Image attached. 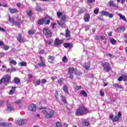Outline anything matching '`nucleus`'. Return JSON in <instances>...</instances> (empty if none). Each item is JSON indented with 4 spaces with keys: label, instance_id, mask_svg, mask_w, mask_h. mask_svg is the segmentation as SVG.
<instances>
[{
    "label": "nucleus",
    "instance_id": "obj_1",
    "mask_svg": "<svg viewBox=\"0 0 127 127\" xmlns=\"http://www.w3.org/2000/svg\"><path fill=\"white\" fill-rule=\"evenodd\" d=\"M47 109L46 107H41L40 108V110H43L42 113L45 115V118L52 119L55 116V111L53 110L49 109V111L46 110Z\"/></svg>",
    "mask_w": 127,
    "mask_h": 127
},
{
    "label": "nucleus",
    "instance_id": "obj_2",
    "mask_svg": "<svg viewBox=\"0 0 127 127\" xmlns=\"http://www.w3.org/2000/svg\"><path fill=\"white\" fill-rule=\"evenodd\" d=\"M89 113V109L86 108L84 105H80L76 110L75 114L77 117H81L84 115H87Z\"/></svg>",
    "mask_w": 127,
    "mask_h": 127
},
{
    "label": "nucleus",
    "instance_id": "obj_3",
    "mask_svg": "<svg viewBox=\"0 0 127 127\" xmlns=\"http://www.w3.org/2000/svg\"><path fill=\"white\" fill-rule=\"evenodd\" d=\"M51 20H53V18L51 16H48L47 17H45L39 19L37 21V24L38 25H49L50 24V22Z\"/></svg>",
    "mask_w": 127,
    "mask_h": 127
},
{
    "label": "nucleus",
    "instance_id": "obj_4",
    "mask_svg": "<svg viewBox=\"0 0 127 127\" xmlns=\"http://www.w3.org/2000/svg\"><path fill=\"white\" fill-rule=\"evenodd\" d=\"M11 77L10 75L7 74L5 75V76H3L1 79L0 80V85H1L2 83L4 84V85H7L11 82Z\"/></svg>",
    "mask_w": 127,
    "mask_h": 127
},
{
    "label": "nucleus",
    "instance_id": "obj_5",
    "mask_svg": "<svg viewBox=\"0 0 127 127\" xmlns=\"http://www.w3.org/2000/svg\"><path fill=\"white\" fill-rule=\"evenodd\" d=\"M100 64L106 73H109L110 71H112V66L110 63L106 62H101Z\"/></svg>",
    "mask_w": 127,
    "mask_h": 127
},
{
    "label": "nucleus",
    "instance_id": "obj_6",
    "mask_svg": "<svg viewBox=\"0 0 127 127\" xmlns=\"http://www.w3.org/2000/svg\"><path fill=\"white\" fill-rule=\"evenodd\" d=\"M77 69H75L73 67H69L68 68L67 74L68 75H69V79H71V80L74 79V72Z\"/></svg>",
    "mask_w": 127,
    "mask_h": 127
},
{
    "label": "nucleus",
    "instance_id": "obj_7",
    "mask_svg": "<svg viewBox=\"0 0 127 127\" xmlns=\"http://www.w3.org/2000/svg\"><path fill=\"white\" fill-rule=\"evenodd\" d=\"M43 32L47 37H51V35H52V33L51 32V31L49 30L48 27L44 28L43 29Z\"/></svg>",
    "mask_w": 127,
    "mask_h": 127
},
{
    "label": "nucleus",
    "instance_id": "obj_8",
    "mask_svg": "<svg viewBox=\"0 0 127 127\" xmlns=\"http://www.w3.org/2000/svg\"><path fill=\"white\" fill-rule=\"evenodd\" d=\"M60 18L61 19L60 21H58L57 23L59 25H60V26H62L66 23V15H63L62 17H61Z\"/></svg>",
    "mask_w": 127,
    "mask_h": 127
},
{
    "label": "nucleus",
    "instance_id": "obj_9",
    "mask_svg": "<svg viewBox=\"0 0 127 127\" xmlns=\"http://www.w3.org/2000/svg\"><path fill=\"white\" fill-rule=\"evenodd\" d=\"M64 40V39L60 40L59 39V38H56L54 43V46H55L56 47H58V46H60L61 44H63Z\"/></svg>",
    "mask_w": 127,
    "mask_h": 127
},
{
    "label": "nucleus",
    "instance_id": "obj_10",
    "mask_svg": "<svg viewBox=\"0 0 127 127\" xmlns=\"http://www.w3.org/2000/svg\"><path fill=\"white\" fill-rule=\"evenodd\" d=\"M16 38L17 42L20 43H24L25 42V38L22 37V35L20 33L18 34Z\"/></svg>",
    "mask_w": 127,
    "mask_h": 127
},
{
    "label": "nucleus",
    "instance_id": "obj_11",
    "mask_svg": "<svg viewBox=\"0 0 127 127\" xmlns=\"http://www.w3.org/2000/svg\"><path fill=\"white\" fill-rule=\"evenodd\" d=\"M107 16V17L108 16L110 18L114 17V14L110 13V12L107 11L102 10L101 12V16Z\"/></svg>",
    "mask_w": 127,
    "mask_h": 127
},
{
    "label": "nucleus",
    "instance_id": "obj_12",
    "mask_svg": "<svg viewBox=\"0 0 127 127\" xmlns=\"http://www.w3.org/2000/svg\"><path fill=\"white\" fill-rule=\"evenodd\" d=\"M8 20L11 23H13V24H14L15 26H18V27L20 26V22H18L17 21H14V17L11 18L10 17V16H9Z\"/></svg>",
    "mask_w": 127,
    "mask_h": 127
},
{
    "label": "nucleus",
    "instance_id": "obj_13",
    "mask_svg": "<svg viewBox=\"0 0 127 127\" xmlns=\"http://www.w3.org/2000/svg\"><path fill=\"white\" fill-rule=\"evenodd\" d=\"M6 103L7 106V109H6L7 112H8V113H10L11 111H14V107H13V106H10V102H9V101L7 100L6 101Z\"/></svg>",
    "mask_w": 127,
    "mask_h": 127
},
{
    "label": "nucleus",
    "instance_id": "obj_14",
    "mask_svg": "<svg viewBox=\"0 0 127 127\" xmlns=\"http://www.w3.org/2000/svg\"><path fill=\"white\" fill-rule=\"evenodd\" d=\"M122 118V112L119 111L118 112V116H115L112 119L113 123H116V122H119L120 119Z\"/></svg>",
    "mask_w": 127,
    "mask_h": 127
},
{
    "label": "nucleus",
    "instance_id": "obj_15",
    "mask_svg": "<svg viewBox=\"0 0 127 127\" xmlns=\"http://www.w3.org/2000/svg\"><path fill=\"white\" fill-rule=\"evenodd\" d=\"M36 109H37V106L33 103L30 104L28 107V111L30 112H35Z\"/></svg>",
    "mask_w": 127,
    "mask_h": 127
},
{
    "label": "nucleus",
    "instance_id": "obj_16",
    "mask_svg": "<svg viewBox=\"0 0 127 127\" xmlns=\"http://www.w3.org/2000/svg\"><path fill=\"white\" fill-rule=\"evenodd\" d=\"M39 58H40L41 63H38V65L39 66V67H46V64L45 63V62H44V60H43V57H42L41 56H39Z\"/></svg>",
    "mask_w": 127,
    "mask_h": 127
},
{
    "label": "nucleus",
    "instance_id": "obj_17",
    "mask_svg": "<svg viewBox=\"0 0 127 127\" xmlns=\"http://www.w3.org/2000/svg\"><path fill=\"white\" fill-rule=\"evenodd\" d=\"M123 80L124 81V82H127V75L123 74L122 76L118 78V81H119V82H122V81Z\"/></svg>",
    "mask_w": 127,
    "mask_h": 127
},
{
    "label": "nucleus",
    "instance_id": "obj_18",
    "mask_svg": "<svg viewBox=\"0 0 127 127\" xmlns=\"http://www.w3.org/2000/svg\"><path fill=\"white\" fill-rule=\"evenodd\" d=\"M8 10L10 13H11L12 14L14 13H18V12H19V11H18V10L15 8H9Z\"/></svg>",
    "mask_w": 127,
    "mask_h": 127
},
{
    "label": "nucleus",
    "instance_id": "obj_19",
    "mask_svg": "<svg viewBox=\"0 0 127 127\" xmlns=\"http://www.w3.org/2000/svg\"><path fill=\"white\" fill-rule=\"evenodd\" d=\"M55 59V57L54 56H49L48 58L49 63L50 64H53V63H54Z\"/></svg>",
    "mask_w": 127,
    "mask_h": 127
},
{
    "label": "nucleus",
    "instance_id": "obj_20",
    "mask_svg": "<svg viewBox=\"0 0 127 127\" xmlns=\"http://www.w3.org/2000/svg\"><path fill=\"white\" fill-rule=\"evenodd\" d=\"M63 45L64 48H72L74 46L73 44L69 43H64Z\"/></svg>",
    "mask_w": 127,
    "mask_h": 127
},
{
    "label": "nucleus",
    "instance_id": "obj_21",
    "mask_svg": "<svg viewBox=\"0 0 127 127\" xmlns=\"http://www.w3.org/2000/svg\"><path fill=\"white\" fill-rule=\"evenodd\" d=\"M83 19L84 21H85V22H89V21H90V14L89 13L85 14Z\"/></svg>",
    "mask_w": 127,
    "mask_h": 127
},
{
    "label": "nucleus",
    "instance_id": "obj_22",
    "mask_svg": "<svg viewBox=\"0 0 127 127\" xmlns=\"http://www.w3.org/2000/svg\"><path fill=\"white\" fill-rule=\"evenodd\" d=\"M63 90L65 94H69V91L68 90V86L66 84H65L63 87Z\"/></svg>",
    "mask_w": 127,
    "mask_h": 127
},
{
    "label": "nucleus",
    "instance_id": "obj_23",
    "mask_svg": "<svg viewBox=\"0 0 127 127\" xmlns=\"http://www.w3.org/2000/svg\"><path fill=\"white\" fill-rule=\"evenodd\" d=\"M65 36L66 38H67V37H71V31H70L68 28H67L65 30Z\"/></svg>",
    "mask_w": 127,
    "mask_h": 127
},
{
    "label": "nucleus",
    "instance_id": "obj_24",
    "mask_svg": "<svg viewBox=\"0 0 127 127\" xmlns=\"http://www.w3.org/2000/svg\"><path fill=\"white\" fill-rule=\"evenodd\" d=\"M16 124L18 126H23L24 125V120L21 119L16 121Z\"/></svg>",
    "mask_w": 127,
    "mask_h": 127
},
{
    "label": "nucleus",
    "instance_id": "obj_25",
    "mask_svg": "<svg viewBox=\"0 0 127 127\" xmlns=\"http://www.w3.org/2000/svg\"><path fill=\"white\" fill-rule=\"evenodd\" d=\"M61 99L62 102L64 104H68V102L67 101V99H66V97L64 96L63 95L61 94Z\"/></svg>",
    "mask_w": 127,
    "mask_h": 127
},
{
    "label": "nucleus",
    "instance_id": "obj_26",
    "mask_svg": "<svg viewBox=\"0 0 127 127\" xmlns=\"http://www.w3.org/2000/svg\"><path fill=\"white\" fill-rule=\"evenodd\" d=\"M16 69L15 68H8L6 70L7 73H12V72H16Z\"/></svg>",
    "mask_w": 127,
    "mask_h": 127
},
{
    "label": "nucleus",
    "instance_id": "obj_27",
    "mask_svg": "<svg viewBox=\"0 0 127 127\" xmlns=\"http://www.w3.org/2000/svg\"><path fill=\"white\" fill-rule=\"evenodd\" d=\"M113 87H115V88H118L119 89H124V86L122 85H119L118 83H115L113 85Z\"/></svg>",
    "mask_w": 127,
    "mask_h": 127
},
{
    "label": "nucleus",
    "instance_id": "obj_28",
    "mask_svg": "<svg viewBox=\"0 0 127 127\" xmlns=\"http://www.w3.org/2000/svg\"><path fill=\"white\" fill-rule=\"evenodd\" d=\"M28 35H34L35 34V30L33 29L29 30L28 31Z\"/></svg>",
    "mask_w": 127,
    "mask_h": 127
},
{
    "label": "nucleus",
    "instance_id": "obj_29",
    "mask_svg": "<svg viewBox=\"0 0 127 127\" xmlns=\"http://www.w3.org/2000/svg\"><path fill=\"white\" fill-rule=\"evenodd\" d=\"M11 125V123H7L6 122L1 123L0 127H8Z\"/></svg>",
    "mask_w": 127,
    "mask_h": 127
},
{
    "label": "nucleus",
    "instance_id": "obj_30",
    "mask_svg": "<svg viewBox=\"0 0 127 127\" xmlns=\"http://www.w3.org/2000/svg\"><path fill=\"white\" fill-rule=\"evenodd\" d=\"M108 4L109 6H113L114 7H117V5L115 4V2L114 1L110 0L108 2Z\"/></svg>",
    "mask_w": 127,
    "mask_h": 127
},
{
    "label": "nucleus",
    "instance_id": "obj_31",
    "mask_svg": "<svg viewBox=\"0 0 127 127\" xmlns=\"http://www.w3.org/2000/svg\"><path fill=\"white\" fill-rule=\"evenodd\" d=\"M109 40L110 41V43H111L112 45H116L117 43V40H115L114 38H110Z\"/></svg>",
    "mask_w": 127,
    "mask_h": 127
},
{
    "label": "nucleus",
    "instance_id": "obj_32",
    "mask_svg": "<svg viewBox=\"0 0 127 127\" xmlns=\"http://www.w3.org/2000/svg\"><path fill=\"white\" fill-rule=\"evenodd\" d=\"M118 15L121 19H123V20L124 21H127V19L126 18V16L125 15H123L121 13H119Z\"/></svg>",
    "mask_w": 127,
    "mask_h": 127
},
{
    "label": "nucleus",
    "instance_id": "obj_33",
    "mask_svg": "<svg viewBox=\"0 0 127 127\" xmlns=\"http://www.w3.org/2000/svg\"><path fill=\"white\" fill-rule=\"evenodd\" d=\"M13 82L15 84H19L20 83V79L17 77H15L13 79Z\"/></svg>",
    "mask_w": 127,
    "mask_h": 127
},
{
    "label": "nucleus",
    "instance_id": "obj_34",
    "mask_svg": "<svg viewBox=\"0 0 127 127\" xmlns=\"http://www.w3.org/2000/svg\"><path fill=\"white\" fill-rule=\"evenodd\" d=\"M57 15L58 18H61V17L63 16V13L62 12L58 11L57 12Z\"/></svg>",
    "mask_w": 127,
    "mask_h": 127
},
{
    "label": "nucleus",
    "instance_id": "obj_35",
    "mask_svg": "<svg viewBox=\"0 0 127 127\" xmlns=\"http://www.w3.org/2000/svg\"><path fill=\"white\" fill-rule=\"evenodd\" d=\"M81 96H83V97H88V95H87V93L85 90H81L80 92Z\"/></svg>",
    "mask_w": 127,
    "mask_h": 127
},
{
    "label": "nucleus",
    "instance_id": "obj_36",
    "mask_svg": "<svg viewBox=\"0 0 127 127\" xmlns=\"http://www.w3.org/2000/svg\"><path fill=\"white\" fill-rule=\"evenodd\" d=\"M18 64L19 66H21V67H23L24 66H26L27 65V63H26V62H22L19 63Z\"/></svg>",
    "mask_w": 127,
    "mask_h": 127
},
{
    "label": "nucleus",
    "instance_id": "obj_37",
    "mask_svg": "<svg viewBox=\"0 0 127 127\" xmlns=\"http://www.w3.org/2000/svg\"><path fill=\"white\" fill-rule=\"evenodd\" d=\"M12 90H11L9 91L10 95H13V94H14V91L15 90V89H16V87L13 86L12 87Z\"/></svg>",
    "mask_w": 127,
    "mask_h": 127
},
{
    "label": "nucleus",
    "instance_id": "obj_38",
    "mask_svg": "<svg viewBox=\"0 0 127 127\" xmlns=\"http://www.w3.org/2000/svg\"><path fill=\"white\" fill-rule=\"evenodd\" d=\"M35 10L36 11H42V8L40 6L37 5L36 6Z\"/></svg>",
    "mask_w": 127,
    "mask_h": 127
},
{
    "label": "nucleus",
    "instance_id": "obj_39",
    "mask_svg": "<svg viewBox=\"0 0 127 127\" xmlns=\"http://www.w3.org/2000/svg\"><path fill=\"white\" fill-rule=\"evenodd\" d=\"M64 80V79H63V78H60L58 80V83L60 85V86H62V83L63 82Z\"/></svg>",
    "mask_w": 127,
    "mask_h": 127
},
{
    "label": "nucleus",
    "instance_id": "obj_40",
    "mask_svg": "<svg viewBox=\"0 0 127 127\" xmlns=\"http://www.w3.org/2000/svg\"><path fill=\"white\" fill-rule=\"evenodd\" d=\"M58 97H59V93H58V90H56L55 94V97L57 101V100H58Z\"/></svg>",
    "mask_w": 127,
    "mask_h": 127
},
{
    "label": "nucleus",
    "instance_id": "obj_41",
    "mask_svg": "<svg viewBox=\"0 0 127 127\" xmlns=\"http://www.w3.org/2000/svg\"><path fill=\"white\" fill-rule=\"evenodd\" d=\"M16 64H17V63L16 62V61H14V60H11L10 61V62H9V64L10 65H16Z\"/></svg>",
    "mask_w": 127,
    "mask_h": 127
},
{
    "label": "nucleus",
    "instance_id": "obj_42",
    "mask_svg": "<svg viewBox=\"0 0 127 127\" xmlns=\"http://www.w3.org/2000/svg\"><path fill=\"white\" fill-rule=\"evenodd\" d=\"M26 13H27V15L28 16H29V17H31V16H32V14L33 13L32 12V10H29L28 11H27Z\"/></svg>",
    "mask_w": 127,
    "mask_h": 127
},
{
    "label": "nucleus",
    "instance_id": "obj_43",
    "mask_svg": "<svg viewBox=\"0 0 127 127\" xmlns=\"http://www.w3.org/2000/svg\"><path fill=\"white\" fill-rule=\"evenodd\" d=\"M74 74L77 76H81L82 75V72L77 70L74 72Z\"/></svg>",
    "mask_w": 127,
    "mask_h": 127
},
{
    "label": "nucleus",
    "instance_id": "obj_44",
    "mask_svg": "<svg viewBox=\"0 0 127 127\" xmlns=\"http://www.w3.org/2000/svg\"><path fill=\"white\" fill-rule=\"evenodd\" d=\"M85 11H86V10H85L84 9H80L78 10V12L79 14H81V13H84V12Z\"/></svg>",
    "mask_w": 127,
    "mask_h": 127
},
{
    "label": "nucleus",
    "instance_id": "obj_45",
    "mask_svg": "<svg viewBox=\"0 0 127 127\" xmlns=\"http://www.w3.org/2000/svg\"><path fill=\"white\" fill-rule=\"evenodd\" d=\"M3 49H4V50H5V51H7V50H8L9 49V46H7V45H3Z\"/></svg>",
    "mask_w": 127,
    "mask_h": 127
},
{
    "label": "nucleus",
    "instance_id": "obj_46",
    "mask_svg": "<svg viewBox=\"0 0 127 127\" xmlns=\"http://www.w3.org/2000/svg\"><path fill=\"white\" fill-rule=\"evenodd\" d=\"M63 62H64V63H67V62H68V59H67V57H66V56H64L63 58Z\"/></svg>",
    "mask_w": 127,
    "mask_h": 127
},
{
    "label": "nucleus",
    "instance_id": "obj_47",
    "mask_svg": "<svg viewBox=\"0 0 127 127\" xmlns=\"http://www.w3.org/2000/svg\"><path fill=\"white\" fill-rule=\"evenodd\" d=\"M82 89V86L78 85V86H75L74 87V90H76V91H78V90H81Z\"/></svg>",
    "mask_w": 127,
    "mask_h": 127
},
{
    "label": "nucleus",
    "instance_id": "obj_48",
    "mask_svg": "<svg viewBox=\"0 0 127 127\" xmlns=\"http://www.w3.org/2000/svg\"><path fill=\"white\" fill-rule=\"evenodd\" d=\"M21 102H22L21 99L15 101V104L16 105H20L21 104Z\"/></svg>",
    "mask_w": 127,
    "mask_h": 127
},
{
    "label": "nucleus",
    "instance_id": "obj_49",
    "mask_svg": "<svg viewBox=\"0 0 127 127\" xmlns=\"http://www.w3.org/2000/svg\"><path fill=\"white\" fill-rule=\"evenodd\" d=\"M90 64H89L88 65H85L83 66V68H84V69H86L87 71L88 70H89V69L90 68Z\"/></svg>",
    "mask_w": 127,
    "mask_h": 127
},
{
    "label": "nucleus",
    "instance_id": "obj_50",
    "mask_svg": "<svg viewBox=\"0 0 127 127\" xmlns=\"http://www.w3.org/2000/svg\"><path fill=\"white\" fill-rule=\"evenodd\" d=\"M99 10H100V9H95L93 10V12L94 14H98L99 13Z\"/></svg>",
    "mask_w": 127,
    "mask_h": 127
},
{
    "label": "nucleus",
    "instance_id": "obj_51",
    "mask_svg": "<svg viewBox=\"0 0 127 127\" xmlns=\"http://www.w3.org/2000/svg\"><path fill=\"white\" fill-rule=\"evenodd\" d=\"M100 93L101 97H104V96H105V93L104 92V90H103V89L100 90Z\"/></svg>",
    "mask_w": 127,
    "mask_h": 127
},
{
    "label": "nucleus",
    "instance_id": "obj_52",
    "mask_svg": "<svg viewBox=\"0 0 127 127\" xmlns=\"http://www.w3.org/2000/svg\"><path fill=\"white\" fill-rule=\"evenodd\" d=\"M56 127H61L62 126L61 125V123L59 122V121H58L56 124Z\"/></svg>",
    "mask_w": 127,
    "mask_h": 127
},
{
    "label": "nucleus",
    "instance_id": "obj_53",
    "mask_svg": "<svg viewBox=\"0 0 127 127\" xmlns=\"http://www.w3.org/2000/svg\"><path fill=\"white\" fill-rule=\"evenodd\" d=\"M36 85H37L38 86H39V85H40V84H41V80H40V79H38V80L36 81Z\"/></svg>",
    "mask_w": 127,
    "mask_h": 127
},
{
    "label": "nucleus",
    "instance_id": "obj_54",
    "mask_svg": "<svg viewBox=\"0 0 127 127\" xmlns=\"http://www.w3.org/2000/svg\"><path fill=\"white\" fill-rule=\"evenodd\" d=\"M39 54L41 55L42 54H45V51H44V50H41V51H40L39 52Z\"/></svg>",
    "mask_w": 127,
    "mask_h": 127
},
{
    "label": "nucleus",
    "instance_id": "obj_55",
    "mask_svg": "<svg viewBox=\"0 0 127 127\" xmlns=\"http://www.w3.org/2000/svg\"><path fill=\"white\" fill-rule=\"evenodd\" d=\"M16 19H17V21L18 22H19V21H20V20H21V16H17L16 17Z\"/></svg>",
    "mask_w": 127,
    "mask_h": 127
},
{
    "label": "nucleus",
    "instance_id": "obj_56",
    "mask_svg": "<svg viewBox=\"0 0 127 127\" xmlns=\"http://www.w3.org/2000/svg\"><path fill=\"white\" fill-rule=\"evenodd\" d=\"M84 124L85 126H86V127H89V126H90V123H89L88 121H84Z\"/></svg>",
    "mask_w": 127,
    "mask_h": 127
},
{
    "label": "nucleus",
    "instance_id": "obj_57",
    "mask_svg": "<svg viewBox=\"0 0 127 127\" xmlns=\"http://www.w3.org/2000/svg\"><path fill=\"white\" fill-rule=\"evenodd\" d=\"M57 25V23H54L52 24V28H53V29L56 28Z\"/></svg>",
    "mask_w": 127,
    "mask_h": 127
},
{
    "label": "nucleus",
    "instance_id": "obj_58",
    "mask_svg": "<svg viewBox=\"0 0 127 127\" xmlns=\"http://www.w3.org/2000/svg\"><path fill=\"white\" fill-rule=\"evenodd\" d=\"M118 29H120V30H122V31H125V30H126V28L125 27H120L118 28Z\"/></svg>",
    "mask_w": 127,
    "mask_h": 127
},
{
    "label": "nucleus",
    "instance_id": "obj_59",
    "mask_svg": "<svg viewBox=\"0 0 127 127\" xmlns=\"http://www.w3.org/2000/svg\"><path fill=\"white\" fill-rule=\"evenodd\" d=\"M47 82V80L45 79H42L41 80V83L42 84H43V85H44V84H45Z\"/></svg>",
    "mask_w": 127,
    "mask_h": 127
},
{
    "label": "nucleus",
    "instance_id": "obj_60",
    "mask_svg": "<svg viewBox=\"0 0 127 127\" xmlns=\"http://www.w3.org/2000/svg\"><path fill=\"white\" fill-rule=\"evenodd\" d=\"M95 2V0H87V3H92Z\"/></svg>",
    "mask_w": 127,
    "mask_h": 127
},
{
    "label": "nucleus",
    "instance_id": "obj_61",
    "mask_svg": "<svg viewBox=\"0 0 127 127\" xmlns=\"http://www.w3.org/2000/svg\"><path fill=\"white\" fill-rule=\"evenodd\" d=\"M51 79H52V81H54V80H55V79H57V76H56V75H53L51 77Z\"/></svg>",
    "mask_w": 127,
    "mask_h": 127
},
{
    "label": "nucleus",
    "instance_id": "obj_62",
    "mask_svg": "<svg viewBox=\"0 0 127 127\" xmlns=\"http://www.w3.org/2000/svg\"><path fill=\"white\" fill-rule=\"evenodd\" d=\"M114 114H112L110 115V120H112L113 119H114Z\"/></svg>",
    "mask_w": 127,
    "mask_h": 127
},
{
    "label": "nucleus",
    "instance_id": "obj_63",
    "mask_svg": "<svg viewBox=\"0 0 127 127\" xmlns=\"http://www.w3.org/2000/svg\"><path fill=\"white\" fill-rule=\"evenodd\" d=\"M0 31H2V32H5L6 31H5V29L0 27Z\"/></svg>",
    "mask_w": 127,
    "mask_h": 127
},
{
    "label": "nucleus",
    "instance_id": "obj_64",
    "mask_svg": "<svg viewBox=\"0 0 127 127\" xmlns=\"http://www.w3.org/2000/svg\"><path fill=\"white\" fill-rule=\"evenodd\" d=\"M98 19L100 21H104V19L100 16L98 17Z\"/></svg>",
    "mask_w": 127,
    "mask_h": 127
}]
</instances>
